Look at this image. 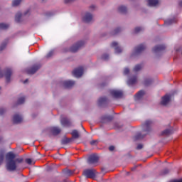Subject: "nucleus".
Listing matches in <instances>:
<instances>
[{
	"instance_id": "nucleus-5",
	"label": "nucleus",
	"mask_w": 182,
	"mask_h": 182,
	"mask_svg": "<svg viewBox=\"0 0 182 182\" xmlns=\"http://www.w3.org/2000/svg\"><path fill=\"white\" fill-rule=\"evenodd\" d=\"M85 72H86L85 67H78L73 71V75L75 77L78 78L83 76V73H85Z\"/></svg>"
},
{
	"instance_id": "nucleus-45",
	"label": "nucleus",
	"mask_w": 182,
	"mask_h": 182,
	"mask_svg": "<svg viewBox=\"0 0 182 182\" xmlns=\"http://www.w3.org/2000/svg\"><path fill=\"white\" fill-rule=\"evenodd\" d=\"M89 9L90 11H95V9H96V5L92 4L91 6H90Z\"/></svg>"
},
{
	"instance_id": "nucleus-1",
	"label": "nucleus",
	"mask_w": 182,
	"mask_h": 182,
	"mask_svg": "<svg viewBox=\"0 0 182 182\" xmlns=\"http://www.w3.org/2000/svg\"><path fill=\"white\" fill-rule=\"evenodd\" d=\"M16 154L14 152L10 151L6 155V168L9 171H15L16 167H18V164L22 163V159H16Z\"/></svg>"
},
{
	"instance_id": "nucleus-41",
	"label": "nucleus",
	"mask_w": 182,
	"mask_h": 182,
	"mask_svg": "<svg viewBox=\"0 0 182 182\" xmlns=\"http://www.w3.org/2000/svg\"><path fill=\"white\" fill-rule=\"evenodd\" d=\"M55 53V52L53 51V50H50L46 55V58H51V56H53V54Z\"/></svg>"
},
{
	"instance_id": "nucleus-32",
	"label": "nucleus",
	"mask_w": 182,
	"mask_h": 182,
	"mask_svg": "<svg viewBox=\"0 0 182 182\" xmlns=\"http://www.w3.org/2000/svg\"><path fill=\"white\" fill-rule=\"evenodd\" d=\"M174 22H176L174 18H168L166 20L165 23L166 25H171V23H174Z\"/></svg>"
},
{
	"instance_id": "nucleus-3",
	"label": "nucleus",
	"mask_w": 182,
	"mask_h": 182,
	"mask_svg": "<svg viewBox=\"0 0 182 182\" xmlns=\"http://www.w3.org/2000/svg\"><path fill=\"white\" fill-rule=\"evenodd\" d=\"M93 14L90 11H85L82 16V21L85 23H92L93 22Z\"/></svg>"
},
{
	"instance_id": "nucleus-16",
	"label": "nucleus",
	"mask_w": 182,
	"mask_h": 182,
	"mask_svg": "<svg viewBox=\"0 0 182 182\" xmlns=\"http://www.w3.org/2000/svg\"><path fill=\"white\" fill-rule=\"evenodd\" d=\"M41 68V65H33L31 68L28 69V73L33 75V73H36L38 70Z\"/></svg>"
},
{
	"instance_id": "nucleus-9",
	"label": "nucleus",
	"mask_w": 182,
	"mask_h": 182,
	"mask_svg": "<svg viewBox=\"0 0 182 182\" xmlns=\"http://www.w3.org/2000/svg\"><path fill=\"white\" fill-rule=\"evenodd\" d=\"M83 46H85V41H79L70 47V51L73 53L77 52Z\"/></svg>"
},
{
	"instance_id": "nucleus-19",
	"label": "nucleus",
	"mask_w": 182,
	"mask_h": 182,
	"mask_svg": "<svg viewBox=\"0 0 182 182\" xmlns=\"http://www.w3.org/2000/svg\"><path fill=\"white\" fill-rule=\"evenodd\" d=\"M149 6H157L159 5V0H146Z\"/></svg>"
},
{
	"instance_id": "nucleus-51",
	"label": "nucleus",
	"mask_w": 182,
	"mask_h": 182,
	"mask_svg": "<svg viewBox=\"0 0 182 182\" xmlns=\"http://www.w3.org/2000/svg\"><path fill=\"white\" fill-rule=\"evenodd\" d=\"M2 93V87L0 86V95Z\"/></svg>"
},
{
	"instance_id": "nucleus-37",
	"label": "nucleus",
	"mask_w": 182,
	"mask_h": 182,
	"mask_svg": "<svg viewBox=\"0 0 182 182\" xmlns=\"http://www.w3.org/2000/svg\"><path fill=\"white\" fill-rule=\"evenodd\" d=\"M102 60H109V56L108 55V54H103L102 55Z\"/></svg>"
},
{
	"instance_id": "nucleus-6",
	"label": "nucleus",
	"mask_w": 182,
	"mask_h": 182,
	"mask_svg": "<svg viewBox=\"0 0 182 182\" xmlns=\"http://www.w3.org/2000/svg\"><path fill=\"white\" fill-rule=\"evenodd\" d=\"M83 176L87 178H95L96 177L97 172L95 169H86L83 171Z\"/></svg>"
},
{
	"instance_id": "nucleus-55",
	"label": "nucleus",
	"mask_w": 182,
	"mask_h": 182,
	"mask_svg": "<svg viewBox=\"0 0 182 182\" xmlns=\"http://www.w3.org/2000/svg\"><path fill=\"white\" fill-rule=\"evenodd\" d=\"M127 175H129V172L127 173Z\"/></svg>"
},
{
	"instance_id": "nucleus-42",
	"label": "nucleus",
	"mask_w": 182,
	"mask_h": 182,
	"mask_svg": "<svg viewBox=\"0 0 182 182\" xmlns=\"http://www.w3.org/2000/svg\"><path fill=\"white\" fill-rule=\"evenodd\" d=\"M26 163H27V164H30L31 165V164H33L35 162H33L32 161V159L28 158V159H26Z\"/></svg>"
},
{
	"instance_id": "nucleus-50",
	"label": "nucleus",
	"mask_w": 182,
	"mask_h": 182,
	"mask_svg": "<svg viewBox=\"0 0 182 182\" xmlns=\"http://www.w3.org/2000/svg\"><path fill=\"white\" fill-rule=\"evenodd\" d=\"M169 170L168 169H165L164 171V174H167L168 173H169Z\"/></svg>"
},
{
	"instance_id": "nucleus-4",
	"label": "nucleus",
	"mask_w": 182,
	"mask_h": 182,
	"mask_svg": "<svg viewBox=\"0 0 182 182\" xmlns=\"http://www.w3.org/2000/svg\"><path fill=\"white\" fill-rule=\"evenodd\" d=\"M5 76L6 82H11V76H12V70L9 68L2 70L0 68V77Z\"/></svg>"
},
{
	"instance_id": "nucleus-44",
	"label": "nucleus",
	"mask_w": 182,
	"mask_h": 182,
	"mask_svg": "<svg viewBox=\"0 0 182 182\" xmlns=\"http://www.w3.org/2000/svg\"><path fill=\"white\" fill-rule=\"evenodd\" d=\"M70 141H72V139L66 138L63 141V143L67 144V143H70Z\"/></svg>"
},
{
	"instance_id": "nucleus-21",
	"label": "nucleus",
	"mask_w": 182,
	"mask_h": 182,
	"mask_svg": "<svg viewBox=\"0 0 182 182\" xmlns=\"http://www.w3.org/2000/svg\"><path fill=\"white\" fill-rule=\"evenodd\" d=\"M163 49H164V46L161 45L155 46L152 50L154 53H157V52H160V50H163Z\"/></svg>"
},
{
	"instance_id": "nucleus-15",
	"label": "nucleus",
	"mask_w": 182,
	"mask_h": 182,
	"mask_svg": "<svg viewBox=\"0 0 182 182\" xmlns=\"http://www.w3.org/2000/svg\"><path fill=\"white\" fill-rule=\"evenodd\" d=\"M63 87H72V86H75V81L67 80L63 82Z\"/></svg>"
},
{
	"instance_id": "nucleus-28",
	"label": "nucleus",
	"mask_w": 182,
	"mask_h": 182,
	"mask_svg": "<svg viewBox=\"0 0 182 182\" xmlns=\"http://www.w3.org/2000/svg\"><path fill=\"white\" fill-rule=\"evenodd\" d=\"M9 28V24L5 23H0V31H4Z\"/></svg>"
},
{
	"instance_id": "nucleus-20",
	"label": "nucleus",
	"mask_w": 182,
	"mask_h": 182,
	"mask_svg": "<svg viewBox=\"0 0 182 182\" xmlns=\"http://www.w3.org/2000/svg\"><path fill=\"white\" fill-rule=\"evenodd\" d=\"M50 132L53 133V134H54V136H56L60 133V128L58 127H52L50 128Z\"/></svg>"
},
{
	"instance_id": "nucleus-14",
	"label": "nucleus",
	"mask_w": 182,
	"mask_h": 182,
	"mask_svg": "<svg viewBox=\"0 0 182 182\" xmlns=\"http://www.w3.org/2000/svg\"><path fill=\"white\" fill-rule=\"evenodd\" d=\"M60 123L64 127H69V126H72V122L70 119L63 117L60 119Z\"/></svg>"
},
{
	"instance_id": "nucleus-38",
	"label": "nucleus",
	"mask_w": 182,
	"mask_h": 182,
	"mask_svg": "<svg viewBox=\"0 0 182 182\" xmlns=\"http://www.w3.org/2000/svg\"><path fill=\"white\" fill-rule=\"evenodd\" d=\"M6 48V43H3L0 45V52H2V50H4V49Z\"/></svg>"
},
{
	"instance_id": "nucleus-11",
	"label": "nucleus",
	"mask_w": 182,
	"mask_h": 182,
	"mask_svg": "<svg viewBox=\"0 0 182 182\" xmlns=\"http://www.w3.org/2000/svg\"><path fill=\"white\" fill-rule=\"evenodd\" d=\"M151 124H153V121L149 120V119L146 120L144 124L143 129H144V132H146V134H147V133H149V132L151 130V128L150 127Z\"/></svg>"
},
{
	"instance_id": "nucleus-43",
	"label": "nucleus",
	"mask_w": 182,
	"mask_h": 182,
	"mask_svg": "<svg viewBox=\"0 0 182 182\" xmlns=\"http://www.w3.org/2000/svg\"><path fill=\"white\" fill-rule=\"evenodd\" d=\"M91 146H96L99 143L98 140H92L90 142Z\"/></svg>"
},
{
	"instance_id": "nucleus-52",
	"label": "nucleus",
	"mask_w": 182,
	"mask_h": 182,
	"mask_svg": "<svg viewBox=\"0 0 182 182\" xmlns=\"http://www.w3.org/2000/svg\"><path fill=\"white\" fill-rule=\"evenodd\" d=\"M180 6H182V0L179 2Z\"/></svg>"
},
{
	"instance_id": "nucleus-24",
	"label": "nucleus",
	"mask_w": 182,
	"mask_h": 182,
	"mask_svg": "<svg viewBox=\"0 0 182 182\" xmlns=\"http://www.w3.org/2000/svg\"><path fill=\"white\" fill-rule=\"evenodd\" d=\"M26 99V97L24 95L19 97L17 100L18 105H23V103H25Z\"/></svg>"
},
{
	"instance_id": "nucleus-25",
	"label": "nucleus",
	"mask_w": 182,
	"mask_h": 182,
	"mask_svg": "<svg viewBox=\"0 0 182 182\" xmlns=\"http://www.w3.org/2000/svg\"><path fill=\"white\" fill-rule=\"evenodd\" d=\"M171 133H173V128L166 129L162 132L164 136H168V134H171Z\"/></svg>"
},
{
	"instance_id": "nucleus-27",
	"label": "nucleus",
	"mask_w": 182,
	"mask_h": 182,
	"mask_svg": "<svg viewBox=\"0 0 182 182\" xmlns=\"http://www.w3.org/2000/svg\"><path fill=\"white\" fill-rule=\"evenodd\" d=\"M143 69V65L141 64L136 65L133 68V72H140Z\"/></svg>"
},
{
	"instance_id": "nucleus-47",
	"label": "nucleus",
	"mask_w": 182,
	"mask_h": 182,
	"mask_svg": "<svg viewBox=\"0 0 182 182\" xmlns=\"http://www.w3.org/2000/svg\"><path fill=\"white\" fill-rule=\"evenodd\" d=\"M74 1H75V0H65V4H69L70 2H73Z\"/></svg>"
},
{
	"instance_id": "nucleus-26",
	"label": "nucleus",
	"mask_w": 182,
	"mask_h": 182,
	"mask_svg": "<svg viewBox=\"0 0 182 182\" xmlns=\"http://www.w3.org/2000/svg\"><path fill=\"white\" fill-rule=\"evenodd\" d=\"M22 18V13L18 11L15 15V21L16 22H21V18Z\"/></svg>"
},
{
	"instance_id": "nucleus-31",
	"label": "nucleus",
	"mask_w": 182,
	"mask_h": 182,
	"mask_svg": "<svg viewBox=\"0 0 182 182\" xmlns=\"http://www.w3.org/2000/svg\"><path fill=\"white\" fill-rule=\"evenodd\" d=\"M123 31V28L122 27H117L113 31V35H117V33H119V32H122Z\"/></svg>"
},
{
	"instance_id": "nucleus-2",
	"label": "nucleus",
	"mask_w": 182,
	"mask_h": 182,
	"mask_svg": "<svg viewBox=\"0 0 182 182\" xmlns=\"http://www.w3.org/2000/svg\"><path fill=\"white\" fill-rule=\"evenodd\" d=\"M144 49H146L145 45L140 44L139 46H137L132 50L130 57L132 58V59H134V58H136V56H139V55H140V53H141V52H143Z\"/></svg>"
},
{
	"instance_id": "nucleus-35",
	"label": "nucleus",
	"mask_w": 182,
	"mask_h": 182,
	"mask_svg": "<svg viewBox=\"0 0 182 182\" xmlns=\"http://www.w3.org/2000/svg\"><path fill=\"white\" fill-rule=\"evenodd\" d=\"M129 73H130V70L129 69V68H124L123 75H124L125 76H127V75H129Z\"/></svg>"
},
{
	"instance_id": "nucleus-48",
	"label": "nucleus",
	"mask_w": 182,
	"mask_h": 182,
	"mask_svg": "<svg viewBox=\"0 0 182 182\" xmlns=\"http://www.w3.org/2000/svg\"><path fill=\"white\" fill-rule=\"evenodd\" d=\"M109 150L110 151H113V150H114V147L113 146H111L109 147Z\"/></svg>"
},
{
	"instance_id": "nucleus-8",
	"label": "nucleus",
	"mask_w": 182,
	"mask_h": 182,
	"mask_svg": "<svg viewBox=\"0 0 182 182\" xmlns=\"http://www.w3.org/2000/svg\"><path fill=\"white\" fill-rule=\"evenodd\" d=\"M109 93L111 96L115 99H120V97H123V91H122V90L113 89L109 91Z\"/></svg>"
},
{
	"instance_id": "nucleus-7",
	"label": "nucleus",
	"mask_w": 182,
	"mask_h": 182,
	"mask_svg": "<svg viewBox=\"0 0 182 182\" xmlns=\"http://www.w3.org/2000/svg\"><path fill=\"white\" fill-rule=\"evenodd\" d=\"M111 48H113V49L114 50L115 55H120V53H123V48L117 41H113L111 43Z\"/></svg>"
},
{
	"instance_id": "nucleus-40",
	"label": "nucleus",
	"mask_w": 182,
	"mask_h": 182,
	"mask_svg": "<svg viewBox=\"0 0 182 182\" xmlns=\"http://www.w3.org/2000/svg\"><path fill=\"white\" fill-rule=\"evenodd\" d=\"M6 113V109L4 107H0V116L5 114Z\"/></svg>"
},
{
	"instance_id": "nucleus-29",
	"label": "nucleus",
	"mask_w": 182,
	"mask_h": 182,
	"mask_svg": "<svg viewBox=\"0 0 182 182\" xmlns=\"http://www.w3.org/2000/svg\"><path fill=\"white\" fill-rule=\"evenodd\" d=\"M144 96V91L141 90L139 91L135 96L136 100H139V99H141Z\"/></svg>"
},
{
	"instance_id": "nucleus-54",
	"label": "nucleus",
	"mask_w": 182,
	"mask_h": 182,
	"mask_svg": "<svg viewBox=\"0 0 182 182\" xmlns=\"http://www.w3.org/2000/svg\"><path fill=\"white\" fill-rule=\"evenodd\" d=\"M42 1V2H45V1H46V0H41Z\"/></svg>"
},
{
	"instance_id": "nucleus-49",
	"label": "nucleus",
	"mask_w": 182,
	"mask_h": 182,
	"mask_svg": "<svg viewBox=\"0 0 182 182\" xmlns=\"http://www.w3.org/2000/svg\"><path fill=\"white\" fill-rule=\"evenodd\" d=\"M0 159H1V161L4 160V153H2V152L0 154Z\"/></svg>"
},
{
	"instance_id": "nucleus-53",
	"label": "nucleus",
	"mask_w": 182,
	"mask_h": 182,
	"mask_svg": "<svg viewBox=\"0 0 182 182\" xmlns=\"http://www.w3.org/2000/svg\"><path fill=\"white\" fill-rule=\"evenodd\" d=\"M27 14H29V11H27L24 13V15H26Z\"/></svg>"
},
{
	"instance_id": "nucleus-30",
	"label": "nucleus",
	"mask_w": 182,
	"mask_h": 182,
	"mask_svg": "<svg viewBox=\"0 0 182 182\" xmlns=\"http://www.w3.org/2000/svg\"><path fill=\"white\" fill-rule=\"evenodd\" d=\"M73 139H79V132L76 129L73 130L71 133Z\"/></svg>"
},
{
	"instance_id": "nucleus-33",
	"label": "nucleus",
	"mask_w": 182,
	"mask_h": 182,
	"mask_svg": "<svg viewBox=\"0 0 182 182\" xmlns=\"http://www.w3.org/2000/svg\"><path fill=\"white\" fill-rule=\"evenodd\" d=\"M107 100V98H106V97H101L98 100V104L103 105V103H105Z\"/></svg>"
},
{
	"instance_id": "nucleus-13",
	"label": "nucleus",
	"mask_w": 182,
	"mask_h": 182,
	"mask_svg": "<svg viewBox=\"0 0 182 182\" xmlns=\"http://www.w3.org/2000/svg\"><path fill=\"white\" fill-rule=\"evenodd\" d=\"M170 100H171V96L166 95L161 98V105L167 106V104L170 103Z\"/></svg>"
},
{
	"instance_id": "nucleus-18",
	"label": "nucleus",
	"mask_w": 182,
	"mask_h": 182,
	"mask_svg": "<svg viewBox=\"0 0 182 182\" xmlns=\"http://www.w3.org/2000/svg\"><path fill=\"white\" fill-rule=\"evenodd\" d=\"M117 11L119 14H126V12H127V6L124 5H119L117 6Z\"/></svg>"
},
{
	"instance_id": "nucleus-46",
	"label": "nucleus",
	"mask_w": 182,
	"mask_h": 182,
	"mask_svg": "<svg viewBox=\"0 0 182 182\" xmlns=\"http://www.w3.org/2000/svg\"><path fill=\"white\" fill-rule=\"evenodd\" d=\"M141 149H143V144H139L136 146V149L137 150H141Z\"/></svg>"
},
{
	"instance_id": "nucleus-34",
	"label": "nucleus",
	"mask_w": 182,
	"mask_h": 182,
	"mask_svg": "<svg viewBox=\"0 0 182 182\" xmlns=\"http://www.w3.org/2000/svg\"><path fill=\"white\" fill-rule=\"evenodd\" d=\"M143 31H144V27H136L134 28V32L135 33H139V32H143Z\"/></svg>"
},
{
	"instance_id": "nucleus-39",
	"label": "nucleus",
	"mask_w": 182,
	"mask_h": 182,
	"mask_svg": "<svg viewBox=\"0 0 182 182\" xmlns=\"http://www.w3.org/2000/svg\"><path fill=\"white\" fill-rule=\"evenodd\" d=\"M64 173H65V176H72V174H73V171H70L69 169L65 170L64 171Z\"/></svg>"
},
{
	"instance_id": "nucleus-10",
	"label": "nucleus",
	"mask_w": 182,
	"mask_h": 182,
	"mask_svg": "<svg viewBox=\"0 0 182 182\" xmlns=\"http://www.w3.org/2000/svg\"><path fill=\"white\" fill-rule=\"evenodd\" d=\"M12 120L15 124H19V123H22V122H23V116L19 113H16L13 116Z\"/></svg>"
},
{
	"instance_id": "nucleus-22",
	"label": "nucleus",
	"mask_w": 182,
	"mask_h": 182,
	"mask_svg": "<svg viewBox=\"0 0 182 182\" xmlns=\"http://www.w3.org/2000/svg\"><path fill=\"white\" fill-rule=\"evenodd\" d=\"M22 1H23V0H12L11 6H13L14 8H15L16 6H19V5H21V4H22Z\"/></svg>"
},
{
	"instance_id": "nucleus-17",
	"label": "nucleus",
	"mask_w": 182,
	"mask_h": 182,
	"mask_svg": "<svg viewBox=\"0 0 182 182\" xmlns=\"http://www.w3.org/2000/svg\"><path fill=\"white\" fill-rule=\"evenodd\" d=\"M137 82V77L136 76H129L127 80V85H134Z\"/></svg>"
},
{
	"instance_id": "nucleus-36",
	"label": "nucleus",
	"mask_w": 182,
	"mask_h": 182,
	"mask_svg": "<svg viewBox=\"0 0 182 182\" xmlns=\"http://www.w3.org/2000/svg\"><path fill=\"white\" fill-rule=\"evenodd\" d=\"M143 137H144V134H141V133H139L137 134L136 136H135V140H139L140 139H143Z\"/></svg>"
},
{
	"instance_id": "nucleus-12",
	"label": "nucleus",
	"mask_w": 182,
	"mask_h": 182,
	"mask_svg": "<svg viewBox=\"0 0 182 182\" xmlns=\"http://www.w3.org/2000/svg\"><path fill=\"white\" fill-rule=\"evenodd\" d=\"M99 161V156L97 155H91L88 157L87 163L88 164H95Z\"/></svg>"
},
{
	"instance_id": "nucleus-23",
	"label": "nucleus",
	"mask_w": 182,
	"mask_h": 182,
	"mask_svg": "<svg viewBox=\"0 0 182 182\" xmlns=\"http://www.w3.org/2000/svg\"><path fill=\"white\" fill-rule=\"evenodd\" d=\"M151 83H153V78L151 77L145 78L144 81V84L145 85V86H149V85H151Z\"/></svg>"
}]
</instances>
